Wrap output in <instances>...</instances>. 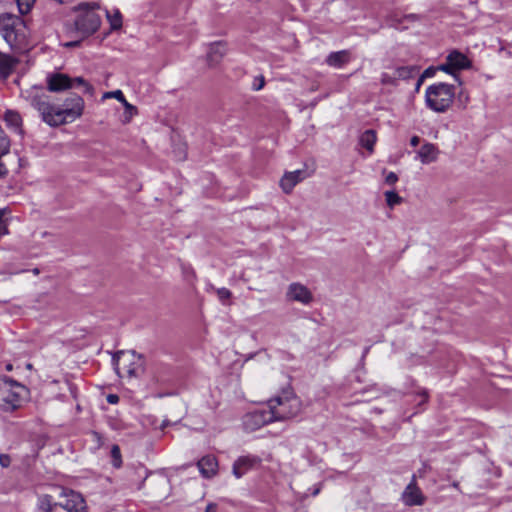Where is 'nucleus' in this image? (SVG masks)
Returning <instances> with one entry per match:
<instances>
[{
	"label": "nucleus",
	"instance_id": "obj_1",
	"mask_svg": "<svg viewBox=\"0 0 512 512\" xmlns=\"http://www.w3.org/2000/svg\"><path fill=\"white\" fill-rule=\"evenodd\" d=\"M21 97L38 111L45 123L52 127L76 121L83 115L85 109L84 99L75 93L69 94L61 104H52L50 96L40 86L22 90Z\"/></svg>",
	"mask_w": 512,
	"mask_h": 512
},
{
	"label": "nucleus",
	"instance_id": "obj_2",
	"mask_svg": "<svg viewBox=\"0 0 512 512\" xmlns=\"http://www.w3.org/2000/svg\"><path fill=\"white\" fill-rule=\"evenodd\" d=\"M0 34L12 49H22L27 45L30 29L19 16L3 13L0 15Z\"/></svg>",
	"mask_w": 512,
	"mask_h": 512
},
{
	"label": "nucleus",
	"instance_id": "obj_3",
	"mask_svg": "<svg viewBox=\"0 0 512 512\" xmlns=\"http://www.w3.org/2000/svg\"><path fill=\"white\" fill-rule=\"evenodd\" d=\"M267 407L274 421H286L296 417L300 413L302 402L292 388L288 387L271 398L267 403Z\"/></svg>",
	"mask_w": 512,
	"mask_h": 512
},
{
	"label": "nucleus",
	"instance_id": "obj_4",
	"mask_svg": "<svg viewBox=\"0 0 512 512\" xmlns=\"http://www.w3.org/2000/svg\"><path fill=\"white\" fill-rule=\"evenodd\" d=\"M454 97V86L442 82L430 85L425 91L427 106L438 113L447 111L452 105Z\"/></svg>",
	"mask_w": 512,
	"mask_h": 512
},
{
	"label": "nucleus",
	"instance_id": "obj_5",
	"mask_svg": "<svg viewBox=\"0 0 512 512\" xmlns=\"http://www.w3.org/2000/svg\"><path fill=\"white\" fill-rule=\"evenodd\" d=\"M27 394V389L9 377L0 379V408L12 411L20 407Z\"/></svg>",
	"mask_w": 512,
	"mask_h": 512
},
{
	"label": "nucleus",
	"instance_id": "obj_6",
	"mask_svg": "<svg viewBox=\"0 0 512 512\" xmlns=\"http://www.w3.org/2000/svg\"><path fill=\"white\" fill-rule=\"evenodd\" d=\"M98 7L99 6L95 3H84L79 5L78 10L80 13L77 16L74 25L76 31L82 38L90 36L99 29L101 25V18L95 12Z\"/></svg>",
	"mask_w": 512,
	"mask_h": 512
},
{
	"label": "nucleus",
	"instance_id": "obj_7",
	"mask_svg": "<svg viewBox=\"0 0 512 512\" xmlns=\"http://www.w3.org/2000/svg\"><path fill=\"white\" fill-rule=\"evenodd\" d=\"M113 364L119 377L132 378L142 371L143 359L134 351H120L114 355Z\"/></svg>",
	"mask_w": 512,
	"mask_h": 512
},
{
	"label": "nucleus",
	"instance_id": "obj_8",
	"mask_svg": "<svg viewBox=\"0 0 512 512\" xmlns=\"http://www.w3.org/2000/svg\"><path fill=\"white\" fill-rule=\"evenodd\" d=\"M47 89L50 92H60L75 87H83L84 92L94 93V88L82 77L71 78L63 73H52L46 79Z\"/></svg>",
	"mask_w": 512,
	"mask_h": 512
},
{
	"label": "nucleus",
	"instance_id": "obj_9",
	"mask_svg": "<svg viewBox=\"0 0 512 512\" xmlns=\"http://www.w3.org/2000/svg\"><path fill=\"white\" fill-rule=\"evenodd\" d=\"M60 496L63 501L59 502V506L67 512H88L86 501L80 493L62 489Z\"/></svg>",
	"mask_w": 512,
	"mask_h": 512
},
{
	"label": "nucleus",
	"instance_id": "obj_10",
	"mask_svg": "<svg viewBox=\"0 0 512 512\" xmlns=\"http://www.w3.org/2000/svg\"><path fill=\"white\" fill-rule=\"evenodd\" d=\"M271 422L275 421L268 408L267 410L259 409L247 413L244 416L243 425L246 430L254 431Z\"/></svg>",
	"mask_w": 512,
	"mask_h": 512
},
{
	"label": "nucleus",
	"instance_id": "obj_11",
	"mask_svg": "<svg viewBox=\"0 0 512 512\" xmlns=\"http://www.w3.org/2000/svg\"><path fill=\"white\" fill-rule=\"evenodd\" d=\"M286 297L289 301H296L304 305H308L313 300L311 291L301 283H291L288 286Z\"/></svg>",
	"mask_w": 512,
	"mask_h": 512
},
{
	"label": "nucleus",
	"instance_id": "obj_12",
	"mask_svg": "<svg viewBox=\"0 0 512 512\" xmlns=\"http://www.w3.org/2000/svg\"><path fill=\"white\" fill-rule=\"evenodd\" d=\"M402 501L407 506L422 505L425 502V497L420 488L416 484L415 476L412 477L411 482L407 485L402 493Z\"/></svg>",
	"mask_w": 512,
	"mask_h": 512
},
{
	"label": "nucleus",
	"instance_id": "obj_13",
	"mask_svg": "<svg viewBox=\"0 0 512 512\" xmlns=\"http://www.w3.org/2000/svg\"><path fill=\"white\" fill-rule=\"evenodd\" d=\"M259 462L260 459L255 456H241L233 464V474L236 478H240Z\"/></svg>",
	"mask_w": 512,
	"mask_h": 512
},
{
	"label": "nucleus",
	"instance_id": "obj_14",
	"mask_svg": "<svg viewBox=\"0 0 512 512\" xmlns=\"http://www.w3.org/2000/svg\"><path fill=\"white\" fill-rule=\"evenodd\" d=\"M304 179V173L301 170L287 172L280 180V187L286 194L291 193L293 188Z\"/></svg>",
	"mask_w": 512,
	"mask_h": 512
},
{
	"label": "nucleus",
	"instance_id": "obj_15",
	"mask_svg": "<svg viewBox=\"0 0 512 512\" xmlns=\"http://www.w3.org/2000/svg\"><path fill=\"white\" fill-rule=\"evenodd\" d=\"M197 466L203 477L211 478L217 473L218 462L214 456L207 455L197 462Z\"/></svg>",
	"mask_w": 512,
	"mask_h": 512
},
{
	"label": "nucleus",
	"instance_id": "obj_16",
	"mask_svg": "<svg viewBox=\"0 0 512 512\" xmlns=\"http://www.w3.org/2000/svg\"><path fill=\"white\" fill-rule=\"evenodd\" d=\"M226 43L223 41H217L209 44L207 59L211 65L217 64L221 61L223 56L226 54Z\"/></svg>",
	"mask_w": 512,
	"mask_h": 512
},
{
	"label": "nucleus",
	"instance_id": "obj_17",
	"mask_svg": "<svg viewBox=\"0 0 512 512\" xmlns=\"http://www.w3.org/2000/svg\"><path fill=\"white\" fill-rule=\"evenodd\" d=\"M439 151L432 143L423 144L417 152V156L422 164H429L437 160Z\"/></svg>",
	"mask_w": 512,
	"mask_h": 512
},
{
	"label": "nucleus",
	"instance_id": "obj_18",
	"mask_svg": "<svg viewBox=\"0 0 512 512\" xmlns=\"http://www.w3.org/2000/svg\"><path fill=\"white\" fill-rule=\"evenodd\" d=\"M351 60V54L348 50H341L330 53L326 58L327 65L334 68H342Z\"/></svg>",
	"mask_w": 512,
	"mask_h": 512
},
{
	"label": "nucleus",
	"instance_id": "obj_19",
	"mask_svg": "<svg viewBox=\"0 0 512 512\" xmlns=\"http://www.w3.org/2000/svg\"><path fill=\"white\" fill-rule=\"evenodd\" d=\"M447 60L450 62V65L453 66L455 71L467 69L471 65L470 60L463 53L456 50L448 54Z\"/></svg>",
	"mask_w": 512,
	"mask_h": 512
},
{
	"label": "nucleus",
	"instance_id": "obj_20",
	"mask_svg": "<svg viewBox=\"0 0 512 512\" xmlns=\"http://www.w3.org/2000/svg\"><path fill=\"white\" fill-rule=\"evenodd\" d=\"M17 59L13 56L0 52V76L7 78L14 70Z\"/></svg>",
	"mask_w": 512,
	"mask_h": 512
},
{
	"label": "nucleus",
	"instance_id": "obj_21",
	"mask_svg": "<svg viewBox=\"0 0 512 512\" xmlns=\"http://www.w3.org/2000/svg\"><path fill=\"white\" fill-rule=\"evenodd\" d=\"M5 122L7 125L15 130V132H18L19 134L22 133L21 125H22V119L19 113L8 110L4 115Z\"/></svg>",
	"mask_w": 512,
	"mask_h": 512
},
{
	"label": "nucleus",
	"instance_id": "obj_22",
	"mask_svg": "<svg viewBox=\"0 0 512 512\" xmlns=\"http://www.w3.org/2000/svg\"><path fill=\"white\" fill-rule=\"evenodd\" d=\"M57 506H59V502H55L51 495L44 494L38 498V509L41 512H53Z\"/></svg>",
	"mask_w": 512,
	"mask_h": 512
},
{
	"label": "nucleus",
	"instance_id": "obj_23",
	"mask_svg": "<svg viewBox=\"0 0 512 512\" xmlns=\"http://www.w3.org/2000/svg\"><path fill=\"white\" fill-rule=\"evenodd\" d=\"M377 141L376 132L374 130H366L360 136V144L370 153L374 151V145Z\"/></svg>",
	"mask_w": 512,
	"mask_h": 512
},
{
	"label": "nucleus",
	"instance_id": "obj_24",
	"mask_svg": "<svg viewBox=\"0 0 512 512\" xmlns=\"http://www.w3.org/2000/svg\"><path fill=\"white\" fill-rule=\"evenodd\" d=\"M418 73L416 66H400L395 69L397 79H409L414 77Z\"/></svg>",
	"mask_w": 512,
	"mask_h": 512
},
{
	"label": "nucleus",
	"instance_id": "obj_25",
	"mask_svg": "<svg viewBox=\"0 0 512 512\" xmlns=\"http://www.w3.org/2000/svg\"><path fill=\"white\" fill-rule=\"evenodd\" d=\"M106 17L110 23L111 29L117 30L122 27V15L118 9L113 11L106 10Z\"/></svg>",
	"mask_w": 512,
	"mask_h": 512
},
{
	"label": "nucleus",
	"instance_id": "obj_26",
	"mask_svg": "<svg viewBox=\"0 0 512 512\" xmlns=\"http://www.w3.org/2000/svg\"><path fill=\"white\" fill-rule=\"evenodd\" d=\"M122 104L125 108V111L122 116V122L124 124H127L137 114V108L135 106H133L132 104H130L129 102H127V100H125V102H123Z\"/></svg>",
	"mask_w": 512,
	"mask_h": 512
},
{
	"label": "nucleus",
	"instance_id": "obj_27",
	"mask_svg": "<svg viewBox=\"0 0 512 512\" xmlns=\"http://www.w3.org/2000/svg\"><path fill=\"white\" fill-rule=\"evenodd\" d=\"M386 203L390 208H393L395 205L402 203V197H400L395 191H386L385 192Z\"/></svg>",
	"mask_w": 512,
	"mask_h": 512
},
{
	"label": "nucleus",
	"instance_id": "obj_28",
	"mask_svg": "<svg viewBox=\"0 0 512 512\" xmlns=\"http://www.w3.org/2000/svg\"><path fill=\"white\" fill-rule=\"evenodd\" d=\"M8 213L7 208H1L0 209V238L4 235H7L9 233L8 230V222L4 218L5 215Z\"/></svg>",
	"mask_w": 512,
	"mask_h": 512
},
{
	"label": "nucleus",
	"instance_id": "obj_29",
	"mask_svg": "<svg viewBox=\"0 0 512 512\" xmlns=\"http://www.w3.org/2000/svg\"><path fill=\"white\" fill-rule=\"evenodd\" d=\"M112 464L115 468H119L122 464L121 452L118 445H113L111 448Z\"/></svg>",
	"mask_w": 512,
	"mask_h": 512
},
{
	"label": "nucleus",
	"instance_id": "obj_30",
	"mask_svg": "<svg viewBox=\"0 0 512 512\" xmlns=\"http://www.w3.org/2000/svg\"><path fill=\"white\" fill-rule=\"evenodd\" d=\"M218 299L224 304H229L228 300L231 298L232 293L229 289L222 287L215 290Z\"/></svg>",
	"mask_w": 512,
	"mask_h": 512
},
{
	"label": "nucleus",
	"instance_id": "obj_31",
	"mask_svg": "<svg viewBox=\"0 0 512 512\" xmlns=\"http://www.w3.org/2000/svg\"><path fill=\"white\" fill-rule=\"evenodd\" d=\"M35 0H16L19 12L27 14L34 5Z\"/></svg>",
	"mask_w": 512,
	"mask_h": 512
},
{
	"label": "nucleus",
	"instance_id": "obj_32",
	"mask_svg": "<svg viewBox=\"0 0 512 512\" xmlns=\"http://www.w3.org/2000/svg\"><path fill=\"white\" fill-rule=\"evenodd\" d=\"M397 80L398 79L395 73L391 75L389 73L384 72L381 74L380 78V81L383 85H396Z\"/></svg>",
	"mask_w": 512,
	"mask_h": 512
},
{
	"label": "nucleus",
	"instance_id": "obj_33",
	"mask_svg": "<svg viewBox=\"0 0 512 512\" xmlns=\"http://www.w3.org/2000/svg\"><path fill=\"white\" fill-rule=\"evenodd\" d=\"M103 98L106 99V98H115L117 99L119 102L123 103L125 102L126 98L123 94V92L121 90H115V91H110V92H106L104 95H103Z\"/></svg>",
	"mask_w": 512,
	"mask_h": 512
},
{
	"label": "nucleus",
	"instance_id": "obj_34",
	"mask_svg": "<svg viewBox=\"0 0 512 512\" xmlns=\"http://www.w3.org/2000/svg\"><path fill=\"white\" fill-rule=\"evenodd\" d=\"M264 86H265L264 76L263 75L256 76L252 83V89L255 91H259V90L263 89Z\"/></svg>",
	"mask_w": 512,
	"mask_h": 512
},
{
	"label": "nucleus",
	"instance_id": "obj_35",
	"mask_svg": "<svg viewBox=\"0 0 512 512\" xmlns=\"http://www.w3.org/2000/svg\"><path fill=\"white\" fill-rule=\"evenodd\" d=\"M398 181V176L394 172H389L385 177V183L392 186Z\"/></svg>",
	"mask_w": 512,
	"mask_h": 512
},
{
	"label": "nucleus",
	"instance_id": "obj_36",
	"mask_svg": "<svg viewBox=\"0 0 512 512\" xmlns=\"http://www.w3.org/2000/svg\"><path fill=\"white\" fill-rule=\"evenodd\" d=\"M439 69L446 73L452 74V75L455 74V69L453 68L452 65H450V62L447 59H446V63L439 66Z\"/></svg>",
	"mask_w": 512,
	"mask_h": 512
},
{
	"label": "nucleus",
	"instance_id": "obj_37",
	"mask_svg": "<svg viewBox=\"0 0 512 512\" xmlns=\"http://www.w3.org/2000/svg\"><path fill=\"white\" fill-rule=\"evenodd\" d=\"M11 464V458L8 454H0V465L7 468Z\"/></svg>",
	"mask_w": 512,
	"mask_h": 512
},
{
	"label": "nucleus",
	"instance_id": "obj_38",
	"mask_svg": "<svg viewBox=\"0 0 512 512\" xmlns=\"http://www.w3.org/2000/svg\"><path fill=\"white\" fill-rule=\"evenodd\" d=\"M419 396L421 397L420 404L427 402V400H428V393H427V391H425V390L421 391L419 393Z\"/></svg>",
	"mask_w": 512,
	"mask_h": 512
},
{
	"label": "nucleus",
	"instance_id": "obj_39",
	"mask_svg": "<svg viewBox=\"0 0 512 512\" xmlns=\"http://www.w3.org/2000/svg\"><path fill=\"white\" fill-rule=\"evenodd\" d=\"M119 398L117 395H114V394H110L108 395L107 397V401L111 404H116L118 402Z\"/></svg>",
	"mask_w": 512,
	"mask_h": 512
},
{
	"label": "nucleus",
	"instance_id": "obj_40",
	"mask_svg": "<svg viewBox=\"0 0 512 512\" xmlns=\"http://www.w3.org/2000/svg\"><path fill=\"white\" fill-rule=\"evenodd\" d=\"M420 142V138L418 136H413L411 139H410V144L412 146H417Z\"/></svg>",
	"mask_w": 512,
	"mask_h": 512
},
{
	"label": "nucleus",
	"instance_id": "obj_41",
	"mask_svg": "<svg viewBox=\"0 0 512 512\" xmlns=\"http://www.w3.org/2000/svg\"><path fill=\"white\" fill-rule=\"evenodd\" d=\"M80 43V40H76V41H71V42H67L64 44L65 47H76L78 46Z\"/></svg>",
	"mask_w": 512,
	"mask_h": 512
},
{
	"label": "nucleus",
	"instance_id": "obj_42",
	"mask_svg": "<svg viewBox=\"0 0 512 512\" xmlns=\"http://www.w3.org/2000/svg\"><path fill=\"white\" fill-rule=\"evenodd\" d=\"M432 75H433V71H432V69H431V68H428V69H426V70L424 71V73H423V75H422V78H423V77H430V76H432Z\"/></svg>",
	"mask_w": 512,
	"mask_h": 512
},
{
	"label": "nucleus",
	"instance_id": "obj_43",
	"mask_svg": "<svg viewBox=\"0 0 512 512\" xmlns=\"http://www.w3.org/2000/svg\"><path fill=\"white\" fill-rule=\"evenodd\" d=\"M216 505H213V504H209L207 507H206V512H216Z\"/></svg>",
	"mask_w": 512,
	"mask_h": 512
},
{
	"label": "nucleus",
	"instance_id": "obj_44",
	"mask_svg": "<svg viewBox=\"0 0 512 512\" xmlns=\"http://www.w3.org/2000/svg\"><path fill=\"white\" fill-rule=\"evenodd\" d=\"M452 487L459 490V483L458 482H453L452 483Z\"/></svg>",
	"mask_w": 512,
	"mask_h": 512
},
{
	"label": "nucleus",
	"instance_id": "obj_45",
	"mask_svg": "<svg viewBox=\"0 0 512 512\" xmlns=\"http://www.w3.org/2000/svg\"><path fill=\"white\" fill-rule=\"evenodd\" d=\"M6 370L7 371H11L12 370V365L11 364H7L6 365Z\"/></svg>",
	"mask_w": 512,
	"mask_h": 512
},
{
	"label": "nucleus",
	"instance_id": "obj_46",
	"mask_svg": "<svg viewBox=\"0 0 512 512\" xmlns=\"http://www.w3.org/2000/svg\"><path fill=\"white\" fill-rule=\"evenodd\" d=\"M93 436H94L95 438H97V439H99V438H100L98 433H93Z\"/></svg>",
	"mask_w": 512,
	"mask_h": 512
},
{
	"label": "nucleus",
	"instance_id": "obj_47",
	"mask_svg": "<svg viewBox=\"0 0 512 512\" xmlns=\"http://www.w3.org/2000/svg\"><path fill=\"white\" fill-rule=\"evenodd\" d=\"M34 273H35V274H38V273H39V270H38V269H34Z\"/></svg>",
	"mask_w": 512,
	"mask_h": 512
}]
</instances>
